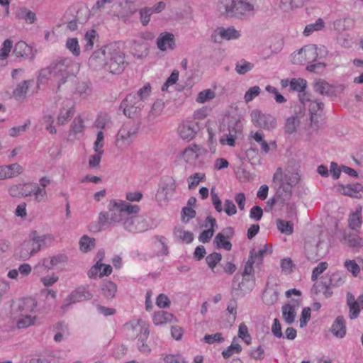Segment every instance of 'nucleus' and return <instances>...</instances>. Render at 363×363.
Instances as JSON below:
<instances>
[{
    "label": "nucleus",
    "instance_id": "nucleus-56",
    "mask_svg": "<svg viewBox=\"0 0 363 363\" xmlns=\"http://www.w3.org/2000/svg\"><path fill=\"white\" fill-rule=\"evenodd\" d=\"M242 351V347L240 344L235 343V339H233L232 344L227 349L222 352L224 358H229L235 353H240Z\"/></svg>",
    "mask_w": 363,
    "mask_h": 363
},
{
    "label": "nucleus",
    "instance_id": "nucleus-36",
    "mask_svg": "<svg viewBox=\"0 0 363 363\" xmlns=\"http://www.w3.org/2000/svg\"><path fill=\"white\" fill-rule=\"evenodd\" d=\"M347 274L344 272H335L330 274L328 284L332 287H339L344 284Z\"/></svg>",
    "mask_w": 363,
    "mask_h": 363
},
{
    "label": "nucleus",
    "instance_id": "nucleus-38",
    "mask_svg": "<svg viewBox=\"0 0 363 363\" xmlns=\"http://www.w3.org/2000/svg\"><path fill=\"white\" fill-rule=\"evenodd\" d=\"M36 316L33 314L18 315L17 320V327L18 328H26L34 324Z\"/></svg>",
    "mask_w": 363,
    "mask_h": 363
},
{
    "label": "nucleus",
    "instance_id": "nucleus-46",
    "mask_svg": "<svg viewBox=\"0 0 363 363\" xmlns=\"http://www.w3.org/2000/svg\"><path fill=\"white\" fill-rule=\"evenodd\" d=\"M84 49L86 50H91L96 41L98 40L96 31L95 30H89L84 35Z\"/></svg>",
    "mask_w": 363,
    "mask_h": 363
},
{
    "label": "nucleus",
    "instance_id": "nucleus-9",
    "mask_svg": "<svg viewBox=\"0 0 363 363\" xmlns=\"http://www.w3.org/2000/svg\"><path fill=\"white\" fill-rule=\"evenodd\" d=\"M123 227L128 232L137 233L147 230L149 225L143 216L131 214L123 222Z\"/></svg>",
    "mask_w": 363,
    "mask_h": 363
},
{
    "label": "nucleus",
    "instance_id": "nucleus-7",
    "mask_svg": "<svg viewBox=\"0 0 363 363\" xmlns=\"http://www.w3.org/2000/svg\"><path fill=\"white\" fill-rule=\"evenodd\" d=\"M126 336L131 340L147 338L150 330L145 322L141 319L132 320L123 325Z\"/></svg>",
    "mask_w": 363,
    "mask_h": 363
},
{
    "label": "nucleus",
    "instance_id": "nucleus-26",
    "mask_svg": "<svg viewBox=\"0 0 363 363\" xmlns=\"http://www.w3.org/2000/svg\"><path fill=\"white\" fill-rule=\"evenodd\" d=\"M157 45L162 51L173 50L175 45L174 35L167 32L161 33L157 39Z\"/></svg>",
    "mask_w": 363,
    "mask_h": 363
},
{
    "label": "nucleus",
    "instance_id": "nucleus-64",
    "mask_svg": "<svg viewBox=\"0 0 363 363\" xmlns=\"http://www.w3.org/2000/svg\"><path fill=\"white\" fill-rule=\"evenodd\" d=\"M165 363H188L181 354H167L164 357Z\"/></svg>",
    "mask_w": 363,
    "mask_h": 363
},
{
    "label": "nucleus",
    "instance_id": "nucleus-35",
    "mask_svg": "<svg viewBox=\"0 0 363 363\" xmlns=\"http://www.w3.org/2000/svg\"><path fill=\"white\" fill-rule=\"evenodd\" d=\"M16 17L29 24H33L37 20L35 13L26 7H21L18 10Z\"/></svg>",
    "mask_w": 363,
    "mask_h": 363
},
{
    "label": "nucleus",
    "instance_id": "nucleus-12",
    "mask_svg": "<svg viewBox=\"0 0 363 363\" xmlns=\"http://www.w3.org/2000/svg\"><path fill=\"white\" fill-rule=\"evenodd\" d=\"M240 37V30H236L233 26L228 28L218 27L213 31L211 39L214 43H220L223 40H237Z\"/></svg>",
    "mask_w": 363,
    "mask_h": 363
},
{
    "label": "nucleus",
    "instance_id": "nucleus-50",
    "mask_svg": "<svg viewBox=\"0 0 363 363\" xmlns=\"http://www.w3.org/2000/svg\"><path fill=\"white\" fill-rule=\"evenodd\" d=\"M278 230L286 235H291L294 232V225L291 221L279 219L277 221Z\"/></svg>",
    "mask_w": 363,
    "mask_h": 363
},
{
    "label": "nucleus",
    "instance_id": "nucleus-44",
    "mask_svg": "<svg viewBox=\"0 0 363 363\" xmlns=\"http://www.w3.org/2000/svg\"><path fill=\"white\" fill-rule=\"evenodd\" d=\"M221 254L218 252H213L206 257V262L213 273L220 272L218 270H215V269L216 265L221 261Z\"/></svg>",
    "mask_w": 363,
    "mask_h": 363
},
{
    "label": "nucleus",
    "instance_id": "nucleus-39",
    "mask_svg": "<svg viewBox=\"0 0 363 363\" xmlns=\"http://www.w3.org/2000/svg\"><path fill=\"white\" fill-rule=\"evenodd\" d=\"M103 295L108 299L113 298L117 291V286L115 283L108 281L104 282L101 285Z\"/></svg>",
    "mask_w": 363,
    "mask_h": 363
},
{
    "label": "nucleus",
    "instance_id": "nucleus-57",
    "mask_svg": "<svg viewBox=\"0 0 363 363\" xmlns=\"http://www.w3.org/2000/svg\"><path fill=\"white\" fill-rule=\"evenodd\" d=\"M66 48L74 55H80V48L78 40L76 38H68L66 42Z\"/></svg>",
    "mask_w": 363,
    "mask_h": 363
},
{
    "label": "nucleus",
    "instance_id": "nucleus-31",
    "mask_svg": "<svg viewBox=\"0 0 363 363\" xmlns=\"http://www.w3.org/2000/svg\"><path fill=\"white\" fill-rule=\"evenodd\" d=\"M196 130L194 125L182 124L179 127V135L183 140H191L196 135Z\"/></svg>",
    "mask_w": 363,
    "mask_h": 363
},
{
    "label": "nucleus",
    "instance_id": "nucleus-23",
    "mask_svg": "<svg viewBox=\"0 0 363 363\" xmlns=\"http://www.w3.org/2000/svg\"><path fill=\"white\" fill-rule=\"evenodd\" d=\"M131 50L134 56L142 58L147 55V44L143 36H138L132 40Z\"/></svg>",
    "mask_w": 363,
    "mask_h": 363
},
{
    "label": "nucleus",
    "instance_id": "nucleus-1",
    "mask_svg": "<svg viewBox=\"0 0 363 363\" xmlns=\"http://www.w3.org/2000/svg\"><path fill=\"white\" fill-rule=\"evenodd\" d=\"M89 67L111 74H120L128 65L125 54L116 46L110 44L93 52L88 60Z\"/></svg>",
    "mask_w": 363,
    "mask_h": 363
},
{
    "label": "nucleus",
    "instance_id": "nucleus-8",
    "mask_svg": "<svg viewBox=\"0 0 363 363\" xmlns=\"http://www.w3.org/2000/svg\"><path fill=\"white\" fill-rule=\"evenodd\" d=\"M144 104L135 94H130L121 102L120 108L128 118H135L140 112Z\"/></svg>",
    "mask_w": 363,
    "mask_h": 363
},
{
    "label": "nucleus",
    "instance_id": "nucleus-59",
    "mask_svg": "<svg viewBox=\"0 0 363 363\" xmlns=\"http://www.w3.org/2000/svg\"><path fill=\"white\" fill-rule=\"evenodd\" d=\"M238 337L241 338L247 345L251 343V336L248 333V328L247 325L242 323L239 325L238 328Z\"/></svg>",
    "mask_w": 363,
    "mask_h": 363
},
{
    "label": "nucleus",
    "instance_id": "nucleus-40",
    "mask_svg": "<svg viewBox=\"0 0 363 363\" xmlns=\"http://www.w3.org/2000/svg\"><path fill=\"white\" fill-rule=\"evenodd\" d=\"M324 104L322 102L318 101H311L309 105V111L311 113V121L312 124H316L318 123L317 116L318 111H323Z\"/></svg>",
    "mask_w": 363,
    "mask_h": 363
},
{
    "label": "nucleus",
    "instance_id": "nucleus-32",
    "mask_svg": "<svg viewBox=\"0 0 363 363\" xmlns=\"http://www.w3.org/2000/svg\"><path fill=\"white\" fill-rule=\"evenodd\" d=\"M174 318V317L173 314L167 311H161L154 314L152 320L155 325H160L171 323Z\"/></svg>",
    "mask_w": 363,
    "mask_h": 363
},
{
    "label": "nucleus",
    "instance_id": "nucleus-34",
    "mask_svg": "<svg viewBox=\"0 0 363 363\" xmlns=\"http://www.w3.org/2000/svg\"><path fill=\"white\" fill-rule=\"evenodd\" d=\"M32 48L29 47L25 42L19 41L18 42L14 47L13 54L17 57H28L30 55H31Z\"/></svg>",
    "mask_w": 363,
    "mask_h": 363
},
{
    "label": "nucleus",
    "instance_id": "nucleus-61",
    "mask_svg": "<svg viewBox=\"0 0 363 363\" xmlns=\"http://www.w3.org/2000/svg\"><path fill=\"white\" fill-rule=\"evenodd\" d=\"M13 42L10 39H6L3 43V47L0 49V60H3L8 57Z\"/></svg>",
    "mask_w": 363,
    "mask_h": 363
},
{
    "label": "nucleus",
    "instance_id": "nucleus-21",
    "mask_svg": "<svg viewBox=\"0 0 363 363\" xmlns=\"http://www.w3.org/2000/svg\"><path fill=\"white\" fill-rule=\"evenodd\" d=\"M112 273V267L110 264H105L100 262H96L88 271L87 275L90 279L96 277H103L108 276Z\"/></svg>",
    "mask_w": 363,
    "mask_h": 363
},
{
    "label": "nucleus",
    "instance_id": "nucleus-62",
    "mask_svg": "<svg viewBox=\"0 0 363 363\" xmlns=\"http://www.w3.org/2000/svg\"><path fill=\"white\" fill-rule=\"evenodd\" d=\"M261 91V89L258 86H254L250 87L245 94L244 99L246 103H249L252 101L256 96H257Z\"/></svg>",
    "mask_w": 363,
    "mask_h": 363
},
{
    "label": "nucleus",
    "instance_id": "nucleus-22",
    "mask_svg": "<svg viewBox=\"0 0 363 363\" xmlns=\"http://www.w3.org/2000/svg\"><path fill=\"white\" fill-rule=\"evenodd\" d=\"M337 189L343 195L354 198H360L363 193V186L359 183L347 185L338 184Z\"/></svg>",
    "mask_w": 363,
    "mask_h": 363
},
{
    "label": "nucleus",
    "instance_id": "nucleus-42",
    "mask_svg": "<svg viewBox=\"0 0 363 363\" xmlns=\"http://www.w3.org/2000/svg\"><path fill=\"white\" fill-rule=\"evenodd\" d=\"M74 115L73 106L69 108H63L60 110V113L57 116V123L60 125H65L68 120L72 118Z\"/></svg>",
    "mask_w": 363,
    "mask_h": 363
},
{
    "label": "nucleus",
    "instance_id": "nucleus-10",
    "mask_svg": "<svg viewBox=\"0 0 363 363\" xmlns=\"http://www.w3.org/2000/svg\"><path fill=\"white\" fill-rule=\"evenodd\" d=\"M250 117L252 123L257 128L272 130L277 125L276 119L272 116L262 113L257 109L252 111Z\"/></svg>",
    "mask_w": 363,
    "mask_h": 363
},
{
    "label": "nucleus",
    "instance_id": "nucleus-4",
    "mask_svg": "<svg viewBox=\"0 0 363 363\" xmlns=\"http://www.w3.org/2000/svg\"><path fill=\"white\" fill-rule=\"evenodd\" d=\"M300 181V176L297 172H283L281 168H277L273 176L272 182L277 189V194L281 197L284 202L288 201L292 194V188Z\"/></svg>",
    "mask_w": 363,
    "mask_h": 363
},
{
    "label": "nucleus",
    "instance_id": "nucleus-48",
    "mask_svg": "<svg viewBox=\"0 0 363 363\" xmlns=\"http://www.w3.org/2000/svg\"><path fill=\"white\" fill-rule=\"evenodd\" d=\"M80 250L84 252L91 251L95 246V239L83 235L79 240Z\"/></svg>",
    "mask_w": 363,
    "mask_h": 363
},
{
    "label": "nucleus",
    "instance_id": "nucleus-47",
    "mask_svg": "<svg viewBox=\"0 0 363 363\" xmlns=\"http://www.w3.org/2000/svg\"><path fill=\"white\" fill-rule=\"evenodd\" d=\"M174 235L186 243H190L194 239V235L191 232L184 230L181 227L174 228Z\"/></svg>",
    "mask_w": 363,
    "mask_h": 363
},
{
    "label": "nucleus",
    "instance_id": "nucleus-28",
    "mask_svg": "<svg viewBox=\"0 0 363 363\" xmlns=\"http://www.w3.org/2000/svg\"><path fill=\"white\" fill-rule=\"evenodd\" d=\"M314 90L321 95L333 96L336 95L335 87L324 79H318L314 83Z\"/></svg>",
    "mask_w": 363,
    "mask_h": 363
},
{
    "label": "nucleus",
    "instance_id": "nucleus-60",
    "mask_svg": "<svg viewBox=\"0 0 363 363\" xmlns=\"http://www.w3.org/2000/svg\"><path fill=\"white\" fill-rule=\"evenodd\" d=\"M279 293L276 290H268L264 293L263 299L268 305H273L278 300Z\"/></svg>",
    "mask_w": 363,
    "mask_h": 363
},
{
    "label": "nucleus",
    "instance_id": "nucleus-16",
    "mask_svg": "<svg viewBox=\"0 0 363 363\" xmlns=\"http://www.w3.org/2000/svg\"><path fill=\"white\" fill-rule=\"evenodd\" d=\"M254 286L255 280L253 277L240 276L238 274L235 275L232 283L233 290L240 291L243 294L251 291Z\"/></svg>",
    "mask_w": 363,
    "mask_h": 363
},
{
    "label": "nucleus",
    "instance_id": "nucleus-17",
    "mask_svg": "<svg viewBox=\"0 0 363 363\" xmlns=\"http://www.w3.org/2000/svg\"><path fill=\"white\" fill-rule=\"evenodd\" d=\"M104 133L100 130L96 135V140L94 143V150L95 154L91 155L89 160V165L91 168L96 167L99 165L101 157L104 154L103 147L104 145Z\"/></svg>",
    "mask_w": 363,
    "mask_h": 363
},
{
    "label": "nucleus",
    "instance_id": "nucleus-41",
    "mask_svg": "<svg viewBox=\"0 0 363 363\" xmlns=\"http://www.w3.org/2000/svg\"><path fill=\"white\" fill-rule=\"evenodd\" d=\"M361 210L362 208L359 207L349 217V227L352 230H357L362 225Z\"/></svg>",
    "mask_w": 363,
    "mask_h": 363
},
{
    "label": "nucleus",
    "instance_id": "nucleus-11",
    "mask_svg": "<svg viewBox=\"0 0 363 363\" xmlns=\"http://www.w3.org/2000/svg\"><path fill=\"white\" fill-rule=\"evenodd\" d=\"M38 252L36 244L31 234L20 245L16 251V256L23 260H27Z\"/></svg>",
    "mask_w": 363,
    "mask_h": 363
},
{
    "label": "nucleus",
    "instance_id": "nucleus-29",
    "mask_svg": "<svg viewBox=\"0 0 363 363\" xmlns=\"http://www.w3.org/2000/svg\"><path fill=\"white\" fill-rule=\"evenodd\" d=\"M33 80H24L18 84L15 89L13 91V96L18 101H23L26 99L28 89Z\"/></svg>",
    "mask_w": 363,
    "mask_h": 363
},
{
    "label": "nucleus",
    "instance_id": "nucleus-20",
    "mask_svg": "<svg viewBox=\"0 0 363 363\" xmlns=\"http://www.w3.org/2000/svg\"><path fill=\"white\" fill-rule=\"evenodd\" d=\"M205 152L206 150L203 147L196 144H192L183 150L182 157L186 162L192 163Z\"/></svg>",
    "mask_w": 363,
    "mask_h": 363
},
{
    "label": "nucleus",
    "instance_id": "nucleus-45",
    "mask_svg": "<svg viewBox=\"0 0 363 363\" xmlns=\"http://www.w3.org/2000/svg\"><path fill=\"white\" fill-rule=\"evenodd\" d=\"M4 169L6 179L16 177L23 172V167L17 163L5 165Z\"/></svg>",
    "mask_w": 363,
    "mask_h": 363
},
{
    "label": "nucleus",
    "instance_id": "nucleus-18",
    "mask_svg": "<svg viewBox=\"0 0 363 363\" xmlns=\"http://www.w3.org/2000/svg\"><path fill=\"white\" fill-rule=\"evenodd\" d=\"M37 301L33 298H24L18 300L14 306V311L18 315L33 314Z\"/></svg>",
    "mask_w": 363,
    "mask_h": 363
},
{
    "label": "nucleus",
    "instance_id": "nucleus-30",
    "mask_svg": "<svg viewBox=\"0 0 363 363\" xmlns=\"http://www.w3.org/2000/svg\"><path fill=\"white\" fill-rule=\"evenodd\" d=\"M331 333L338 338H342L346 335L345 321L343 316H337L331 327Z\"/></svg>",
    "mask_w": 363,
    "mask_h": 363
},
{
    "label": "nucleus",
    "instance_id": "nucleus-55",
    "mask_svg": "<svg viewBox=\"0 0 363 363\" xmlns=\"http://www.w3.org/2000/svg\"><path fill=\"white\" fill-rule=\"evenodd\" d=\"M226 239L227 238H223L221 234H217L214 238V243L216 245V248H223L228 251L230 250L232 248V244Z\"/></svg>",
    "mask_w": 363,
    "mask_h": 363
},
{
    "label": "nucleus",
    "instance_id": "nucleus-51",
    "mask_svg": "<svg viewBox=\"0 0 363 363\" xmlns=\"http://www.w3.org/2000/svg\"><path fill=\"white\" fill-rule=\"evenodd\" d=\"M216 97V93L214 91L208 89L200 91L198 94L196 101L200 104H204L210 100L213 99Z\"/></svg>",
    "mask_w": 363,
    "mask_h": 363
},
{
    "label": "nucleus",
    "instance_id": "nucleus-49",
    "mask_svg": "<svg viewBox=\"0 0 363 363\" xmlns=\"http://www.w3.org/2000/svg\"><path fill=\"white\" fill-rule=\"evenodd\" d=\"M28 184H20L19 186H14L11 188L10 194L13 196H16V194L13 193V191H15L16 189H18L20 190L19 194L22 196H30L32 195L34 196L35 186L33 184L31 185V188L30 189H28Z\"/></svg>",
    "mask_w": 363,
    "mask_h": 363
},
{
    "label": "nucleus",
    "instance_id": "nucleus-14",
    "mask_svg": "<svg viewBox=\"0 0 363 363\" xmlns=\"http://www.w3.org/2000/svg\"><path fill=\"white\" fill-rule=\"evenodd\" d=\"M176 189V183L173 178L167 177L161 182L156 198L160 204L165 203L173 195Z\"/></svg>",
    "mask_w": 363,
    "mask_h": 363
},
{
    "label": "nucleus",
    "instance_id": "nucleus-5",
    "mask_svg": "<svg viewBox=\"0 0 363 363\" xmlns=\"http://www.w3.org/2000/svg\"><path fill=\"white\" fill-rule=\"evenodd\" d=\"M223 133L219 141L222 145L234 147L235 140L242 135V124L237 115H226L221 127Z\"/></svg>",
    "mask_w": 363,
    "mask_h": 363
},
{
    "label": "nucleus",
    "instance_id": "nucleus-53",
    "mask_svg": "<svg viewBox=\"0 0 363 363\" xmlns=\"http://www.w3.org/2000/svg\"><path fill=\"white\" fill-rule=\"evenodd\" d=\"M54 121V117L50 114L44 115L41 120L42 124L45 125V129L50 134H55L57 133V129L53 125Z\"/></svg>",
    "mask_w": 363,
    "mask_h": 363
},
{
    "label": "nucleus",
    "instance_id": "nucleus-13",
    "mask_svg": "<svg viewBox=\"0 0 363 363\" xmlns=\"http://www.w3.org/2000/svg\"><path fill=\"white\" fill-rule=\"evenodd\" d=\"M92 298V294L86 287H79L73 291L64 301L61 306L62 310L65 312L72 304L77 302L89 300Z\"/></svg>",
    "mask_w": 363,
    "mask_h": 363
},
{
    "label": "nucleus",
    "instance_id": "nucleus-25",
    "mask_svg": "<svg viewBox=\"0 0 363 363\" xmlns=\"http://www.w3.org/2000/svg\"><path fill=\"white\" fill-rule=\"evenodd\" d=\"M30 232L36 244L38 252L40 250L51 245L54 242L55 238L52 234L48 233L40 235L37 230H32Z\"/></svg>",
    "mask_w": 363,
    "mask_h": 363
},
{
    "label": "nucleus",
    "instance_id": "nucleus-33",
    "mask_svg": "<svg viewBox=\"0 0 363 363\" xmlns=\"http://www.w3.org/2000/svg\"><path fill=\"white\" fill-rule=\"evenodd\" d=\"M296 315L295 303H288L282 306V316L287 324L291 325L294 322Z\"/></svg>",
    "mask_w": 363,
    "mask_h": 363
},
{
    "label": "nucleus",
    "instance_id": "nucleus-24",
    "mask_svg": "<svg viewBox=\"0 0 363 363\" xmlns=\"http://www.w3.org/2000/svg\"><path fill=\"white\" fill-rule=\"evenodd\" d=\"M239 18L249 16L253 13L257 6L256 0H238Z\"/></svg>",
    "mask_w": 363,
    "mask_h": 363
},
{
    "label": "nucleus",
    "instance_id": "nucleus-15",
    "mask_svg": "<svg viewBox=\"0 0 363 363\" xmlns=\"http://www.w3.org/2000/svg\"><path fill=\"white\" fill-rule=\"evenodd\" d=\"M238 0H218L217 11L221 16L239 18Z\"/></svg>",
    "mask_w": 363,
    "mask_h": 363
},
{
    "label": "nucleus",
    "instance_id": "nucleus-19",
    "mask_svg": "<svg viewBox=\"0 0 363 363\" xmlns=\"http://www.w3.org/2000/svg\"><path fill=\"white\" fill-rule=\"evenodd\" d=\"M51 181L47 177H41L39 179V184L34 183L35 186V201L38 203H43L48 200V193L45 188L50 185Z\"/></svg>",
    "mask_w": 363,
    "mask_h": 363
},
{
    "label": "nucleus",
    "instance_id": "nucleus-3",
    "mask_svg": "<svg viewBox=\"0 0 363 363\" xmlns=\"http://www.w3.org/2000/svg\"><path fill=\"white\" fill-rule=\"evenodd\" d=\"M79 69V65L68 57H59L52 61L50 65L40 69L38 80L40 83L54 79L57 82V89Z\"/></svg>",
    "mask_w": 363,
    "mask_h": 363
},
{
    "label": "nucleus",
    "instance_id": "nucleus-27",
    "mask_svg": "<svg viewBox=\"0 0 363 363\" xmlns=\"http://www.w3.org/2000/svg\"><path fill=\"white\" fill-rule=\"evenodd\" d=\"M68 260L67 257L64 254H59L50 258H45L42 261V264L48 269L54 267H63Z\"/></svg>",
    "mask_w": 363,
    "mask_h": 363
},
{
    "label": "nucleus",
    "instance_id": "nucleus-2",
    "mask_svg": "<svg viewBox=\"0 0 363 363\" xmlns=\"http://www.w3.org/2000/svg\"><path fill=\"white\" fill-rule=\"evenodd\" d=\"M108 211L101 212L99 214L98 223H91L89 225V230L93 233H98L105 228L121 223L126 219L128 216L137 214L140 207L138 205H133L121 200H111L108 205Z\"/></svg>",
    "mask_w": 363,
    "mask_h": 363
},
{
    "label": "nucleus",
    "instance_id": "nucleus-6",
    "mask_svg": "<svg viewBox=\"0 0 363 363\" xmlns=\"http://www.w3.org/2000/svg\"><path fill=\"white\" fill-rule=\"evenodd\" d=\"M139 128V124L133 121L125 122L116 135L115 144L117 148L127 149L136 137Z\"/></svg>",
    "mask_w": 363,
    "mask_h": 363
},
{
    "label": "nucleus",
    "instance_id": "nucleus-52",
    "mask_svg": "<svg viewBox=\"0 0 363 363\" xmlns=\"http://www.w3.org/2000/svg\"><path fill=\"white\" fill-rule=\"evenodd\" d=\"M254 67V64L246 61L245 60H241L240 61L238 62L235 65V71L239 74H245L247 72L252 70Z\"/></svg>",
    "mask_w": 363,
    "mask_h": 363
},
{
    "label": "nucleus",
    "instance_id": "nucleus-54",
    "mask_svg": "<svg viewBox=\"0 0 363 363\" xmlns=\"http://www.w3.org/2000/svg\"><path fill=\"white\" fill-rule=\"evenodd\" d=\"M84 123L81 116H77L74 118L71 125V132L74 134L81 133L84 130Z\"/></svg>",
    "mask_w": 363,
    "mask_h": 363
},
{
    "label": "nucleus",
    "instance_id": "nucleus-63",
    "mask_svg": "<svg viewBox=\"0 0 363 363\" xmlns=\"http://www.w3.org/2000/svg\"><path fill=\"white\" fill-rule=\"evenodd\" d=\"M290 86L293 91H302L306 87V81L303 79H293L290 81Z\"/></svg>",
    "mask_w": 363,
    "mask_h": 363
},
{
    "label": "nucleus",
    "instance_id": "nucleus-58",
    "mask_svg": "<svg viewBox=\"0 0 363 363\" xmlns=\"http://www.w3.org/2000/svg\"><path fill=\"white\" fill-rule=\"evenodd\" d=\"M324 27V22L321 18L316 21L315 23L307 25L303 30L306 36L310 35L315 30H320Z\"/></svg>",
    "mask_w": 363,
    "mask_h": 363
},
{
    "label": "nucleus",
    "instance_id": "nucleus-37",
    "mask_svg": "<svg viewBox=\"0 0 363 363\" xmlns=\"http://www.w3.org/2000/svg\"><path fill=\"white\" fill-rule=\"evenodd\" d=\"M304 57L306 59L307 63L315 62L318 57V47L315 45H308L302 48Z\"/></svg>",
    "mask_w": 363,
    "mask_h": 363
},
{
    "label": "nucleus",
    "instance_id": "nucleus-43",
    "mask_svg": "<svg viewBox=\"0 0 363 363\" xmlns=\"http://www.w3.org/2000/svg\"><path fill=\"white\" fill-rule=\"evenodd\" d=\"M300 124V118L297 115L291 116L286 119L285 123V131L286 133L292 134L296 132Z\"/></svg>",
    "mask_w": 363,
    "mask_h": 363
}]
</instances>
